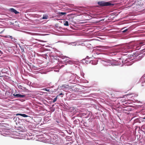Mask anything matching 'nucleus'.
Listing matches in <instances>:
<instances>
[{
	"label": "nucleus",
	"instance_id": "f257e3e1",
	"mask_svg": "<svg viewBox=\"0 0 145 145\" xmlns=\"http://www.w3.org/2000/svg\"><path fill=\"white\" fill-rule=\"evenodd\" d=\"M98 4L99 5L103 6H113L114 4L111 3L110 2H105L104 1L99 2Z\"/></svg>",
	"mask_w": 145,
	"mask_h": 145
},
{
	"label": "nucleus",
	"instance_id": "f03ea898",
	"mask_svg": "<svg viewBox=\"0 0 145 145\" xmlns=\"http://www.w3.org/2000/svg\"><path fill=\"white\" fill-rule=\"evenodd\" d=\"M103 64L105 66H110V65L114 66V64L113 63L112 61L110 59L104 61Z\"/></svg>",
	"mask_w": 145,
	"mask_h": 145
},
{
	"label": "nucleus",
	"instance_id": "7ed1b4c3",
	"mask_svg": "<svg viewBox=\"0 0 145 145\" xmlns=\"http://www.w3.org/2000/svg\"><path fill=\"white\" fill-rule=\"evenodd\" d=\"M18 88L20 90H23V91H25L27 92H29V91L26 89V88L23 87V86L21 85H19L18 86Z\"/></svg>",
	"mask_w": 145,
	"mask_h": 145
},
{
	"label": "nucleus",
	"instance_id": "20e7f679",
	"mask_svg": "<svg viewBox=\"0 0 145 145\" xmlns=\"http://www.w3.org/2000/svg\"><path fill=\"white\" fill-rule=\"evenodd\" d=\"M9 11L12 12H14L16 14L19 13V12H18L16 10L13 8H10L9 9Z\"/></svg>",
	"mask_w": 145,
	"mask_h": 145
},
{
	"label": "nucleus",
	"instance_id": "39448f33",
	"mask_svg": "<svg viewBox=\"0 0 145 145\" xmlns=\"http://www.w3.org/2000/svg\"><path fill=\"white\" fill-rule=\"evenodd\" d=\"M13 95L16 97L23 98L25 96V95H22L19 94H16V95L14 94Z\"/></svg>",
	"mask_w": 145,
	"mask_h": 145
},
{
	"label": "nucleus",
	"instance_id": "423d86ee",
	"mask_svg": "<svg viewBox=\"0 0 145 145\" xmlns=\"http://www.w3.org/2000/svg\"><path fill=\"white\" fill-rule=\"evenodd\" d=\"M16 116L20 115L24 117H30L29 116H27L25 114H16Z\"/></svg>",
	"mask_w": 145,
	"mask_h": 145
},
{
	"label": "nucleus",
	"instance_id": "0eeeda50",
	"mask_svg": "<svg viewBox=\"0 0 145 145\" xmlns=\"http://www.w3.org/2000/svg\"><path fill=\"white\" fill-rule=\"evenodd\" d=\"M69 87V86L66 85H63L61 87L62 89H66L68 88Z\"/></svg>",
	"mask_w": 145,
	"mask_h": 145
},
{
	"label": "nucleus",
	"instance_id": "6e6552de",
	"mask_svg": "<svg viewBox=\"0 0 145 145\" xmlns=\"http://www.w3.org/2000/svg\"><path fill=\"white\" fill-rule=\"evenodd\" d=\"M64 25L66 26H68L69 25V22L67 21H64L63 22Z\"/></svg>",
	"mask_w": 145,
	"mask_h": 145
},
{
	"label": "nucleus",
	"instance_id": "1a4fd4ad",
	"mask_svg": "<svg viewBox=\"0 0 145 145\" xmlns=\"http://www.w3.org/2000/svg\"><path fill=\"white\" fill-rule=\"evenodd\" d=\"M48 18V16L47 15H43L42 19H47Z\"/></svg>",
	"mask_w": 145,
	"mask_h": 145
},
{
	"label": "nucleus",
	"instance_id": "9d476101",
	"mask_svg": "<svg viewBox=\"0 0 145 145\" xmlns=\"http://www.w3.org/2000/svg\"><path fill=\"white\" fill-rule=\"evenodd\" d=\"M66 14V13L65 12H59V15H64Z\"/></svg>",
	"mask_w": 145,
	"mask_h": 145
},
{
	"label": "nucleus",
	"instance_id": "9b49d317",
	"mask_svg": "<svg viewBox=\"0 0 145 145\" xmlns=\"http://www.w3.org/2000/svg\"><path fill=\"white\" fill-rule=\"evenodd\" d=\"M141 46H140V45L137 46L136 48V50H139Z\"/></svg>",
	"mask_w": 145,
	"mask_h": 145
},
{
	"label": "nucleus",
	"instance_id": "f8f14e48",
	"mask_svg": "<svg viewBox=\"0 0 145 145\" xmlns=\"http://www.w3.org/2000/svg\"><path fill=\"white\" fill-rule=\"evenodd\" d=\"M58 96H57L53 100V102H55L56 101L57 99V97Z\"/></svg>",
	"mask_w": 145,
	"mask_h": 145
},
{
	"label": "nucleus",
	"instance_id": "ddd939ff",
	"mask_svg": "<svg viewBox=\"0 0 145 145\" xmlns=\"http://www.w3.org/2000/svg\"><path fill=\"white\" fill-rule=\"evenodd\" d=\"M144 42H140L139 43V44L140 45H141V44H144Z\"/></svg>",
	"mask_w": 145,
	"mask_h": 145
},
{
	"label": "nucleus",
	"instance_id": "4468645a",
	"mask_svg": "<svg viewBox=\"0 0 145 145\" xmlns=\"http://www.w3.org/2000/svg\"><path fill=\"white\" fill-rule=\"evenodd\" d=\"M128 30V29H126L124 30H123V33H124V32H126V31H127Z\"/></svg>",
	"mask_w": 145,
	"mask_h": 145
},
{
	"label": "nucleus",
	"instance_id": "2eb2a0df",
	"mask_svg": "<svg viewBox=\"0 0 145 145\" xmlns=\"http://www.w3.org/2000/svg\"><path fill=\"white\" fill-rule=\"evenodd\" d=\"M97 47H98V48H101L102 47H104V46H97Z\"/></svg>",
	"mask_w": 145,
	"mask_h": 145
},
{
	"label": "nucleus",
	"instance_id": "dca6fc26",
	"mask_svg": "<svg viewBox=\"0 0 145 145\" xmlns=\"http://www.w3.org/2000/svg\"><path fill=\"white\" fill-rule=\"evenodd\" d=\"M8 37H9L11 39H12V37L11 36H9L8 37L6 36L5 37L9 38Z\"/></svg>",
	"mask_w": 145,
	"mask_h": 145
},
{
	"label": "nucleus",
	"instance_id": "f3484780",
	"mask_svg": "<svg viewBox=\"0 0 145 145\" xmlns=\"http://www.w3.org/2000/svg\"><path fill=\"white\" fill-rule=\"evenodd\" d=\"M0 54H3V52L0 50Z\"/></svg>",
	"mask_w": 145,
	"mask_h": 145
},
{
	"label": "nucleus",
	"instance_id": "a211bd4d",
	"mask_svg": "<svg viewBox=\"0 0 145 145\" xmlns=\"http://www.w3.org/2000/svg\"><path fill=\"white\" fill-rule=\"evenodd\" d=\"M49 90H49V89H45V90H46V91H48V92H49Z\"/></svg>",
	"mask_w": 145,
	"mask_h": 145
},
{
	"label": "nucleus",
	"instance_id": "6ab92c4d",
	"mask_svg": "<svg viewBox=\"0 0 145 145\" xmlns=\"http://www.w3.org/2000/svg\"><path fill=\"white\" fill-rule=\"evenodd\" d=\"M63 95V94L61 93H60L58 95L59 96V95Z\"/></svg>",
	"mask_w": 145,
	"mask_h": 145
},
{
	"label": "nucleus",
	"instance_id": "aec40b11",
	"mask_svg": "<svg viewBox=\"0 0 145 145\" xmlns=\"http://www.w3.org/2000/svg\"><path fill=\"white\" fill-rule=\"evenodd\" d=\"M142 118V119H145V117H143V118Z\"/></svg>",
	"mask_w": 145,
	"mask_h": 145
}]
</instances>
